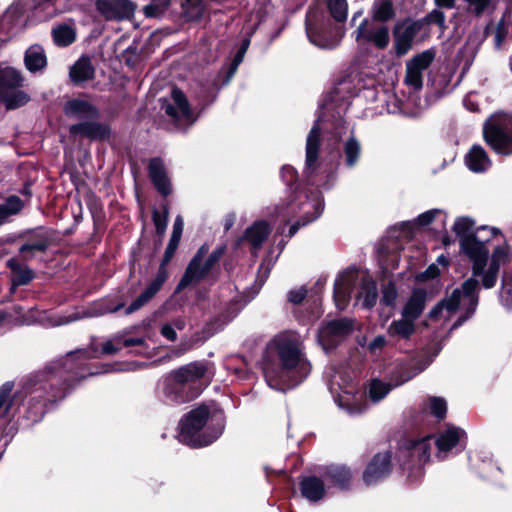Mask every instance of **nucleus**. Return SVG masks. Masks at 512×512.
I'll return each mask as SVG.
<instances>
[{"instance_id": "nucleus-42", "label": "nucleus", "mask_w": 512, "mask_h": 512, "mask_svg": "<svg viewBox=\"0 0 512 512\" xmlns=\"http://www.w3.org/2000/svg\"><path fill=\"white\" fill-rule=\"evenodd\" d=\"M424 410L438 419H443L447 412V402L442 397H429Z\"/></svg>"}, {"instance_id": "nucleus-12", "label": "nucleus", "mask_w": 512, "mask_h": 512, "mask_svg": "<svg viewBox=\"0 0 512 512\" xmlns=\"http://www.w3.org/2000/svg\"><path fill=\"white\" fill-rule=\"evenodd\" d=\"M96 8L106 20L129 19L135 12V5L130 0H98Z\"/></svg>"}, {"instance_id": "nucleus-6", "label": "nucleus", "mask_w": 512, "mask_h": 512, "mask_svg": "<svg viewBox=\"0 0 512 512\" xmlns=\"http://www.w3.org/2000/svg\"><path fill=\"white\" fill-rule=\"evenodd\" d=\"M208 251L209 248L206 245L199 248L179 282L178 290L202 280L221 257L222 251L220 250L214 251L210 255H208Z\"/></svg>"}, {"instance_id": "nucleus-39", "label": "nucleus", "mask_w": 512, "mask_h": 512, "mask_svg": "<svg viewBox=\"0 0 512 512\" xmlns=\"http://www.w3.org/2000/svg\"><path fill=\"white\" fill-rule=\"evenodd\" d=\"M0 100L7 109H16L28 103L30 97L24 91L15 88L0 95Z\"/></svg>"}, {"instance_id": "nucleus-63", "label": "nucleus", "mask_w": 512, "mask_h": 512, "mask_svg": "<svg viewBox=\"0 0 512 512\" xmlns=\"http://www.w3.org/2000/svg\"><path fill=\"white\" fill-rule=\"evenodd\" d=\"M439 274V269L435 264H431L425 272L419 275L420 280H425L429 278H434Z\"/></svg>"}, {"instance_id": "nucleus-13", "label": "nucleus", "mask_w": 512, "mask_h": 512, "mask_svg": "<svg viewBox=\"0 0 512 512\" xmlns=\"http://www.w3.org/2000/svg\"><path fill=\"white\" fill-rule=\"evenodd\" d=\"M312 12H308L306 18V34L309 41L322 49H333L337 47L341 41V35L338 33H331L326 29L317 27L312 23Z\"/></svg>"}, {"instance_id": "nucleus-27", "label": "nucleus", "mask_w": 512, "mask_h": 512, "mask_svg": "<svg viewBox=\"0 0 512 512\" xmlns=\"http://www.w3.org/2000/svg\"><path fill=\"white\" fill-rule=\"evenodd\" d=\"M24 63L27 70L32 73L44 69L47 65V58L44 49L40 45L30 46L25 53Z\"/></svg>"}, {"instance_id": "nucleus-4", "label": "nucleus", "mask_w": 512, "mask_h": 512, "mask_svg": "<svg viewBox=\"0 0 512 512\" xmlns=\"http://www.w3.org/2000/svg\"><path fill=\"white\" fill-rule=\"evenodd\" d=\"M298 202H290L286 207L282 208L280 215L284 220L290 221V218L299 214V219L289 228V236L292 237L299 227L317 219L324 208L323 200L319 193H314L311 198L306 195L298 194Z\"/></svg>"}, {"instance_id": "nucleus-19", "label": "nucleus", "mask_w": 512, "mask_h": 512, "mask_svg": "<svg viewBox=\"0 0 512 512\" xmlns=\"http://www.w3.org/2000/svg\"><path fill=\"white\" fill-rule=\"evenodd\" d=\"M186 388L177 379L171 383V374L167 375L163 382L165 400L169 403H184L196 397L197 392L189 393Z\"/></svg>"}, {"instance_id": "nucleus-8", "label": "nucleus", "mask_w": 512, "mask_h": 512, "mask_svg": "<svg viewBox=\"0 0 512 512\" xmlns=\"http://www.w3.org/2000/svg\"><path fill=\"white\" fill-rule=\"evenodd\" d=\"M374 21L365 18L354 31L355 40L359 44L372 43L378 49H385L390 43L389 29Z\"/></svg>"}, {"instance_id": "nucleus-9", "label": "nucleus", "mask_w": 512, "mask_h": 512, "mask_svg": "<svg viewBox=\"0 0 512 512\" xmlns=\"http://www.w3.org/2000/svg\"><path fill=\"white\" fill-rule=\"evenodd\" d=\"M435 57L432 50H425L406 64L405 84L414 90H420L423 86V72L430 66Z\"/></svg>"}, {"instance_id": "nucleus-53", "label": "nucleus", "mask_w": 512, "mask_h": 512, "mask_svg": "<svg viewBox=\"0 0 512 512\" xmlns=\"http://www.w3.org/2000/svg\"><path fill=\"white\" fill-rule=\"evenodd\" d=\"M249 43H250L249 39H245L244 42L242 43L240 49L236 53V55L233 59L232 65H231V69H230L231 74H234V72L237 70L239 64L243 61V58L248 49Z\"/></svg>"}, {"instance_id": "nucleus-22", "label": "nucleus", "mask_w": 512, "mask_h": 512, "mask_svg": "<svg viewBox=\"0 0 512 512\" xmlns=\"http://www.w3.org/2000/svg\"><path fill=\"white\" fill-rule=\"evenodd\" d=\"M67 116L79 120H95L98 117L97 109L84 100L73 99L68 101L64 107Z\"/></svg>"}, {"instance_id": "nucleus-15", "label": "nucleus", "mask_w": 512, "mask_h": 512, "mask_svg": "<svg viewBox=\"0 0 512 512\" xmlns=\"http://www.w3.org/2000/svg\"><path fill=\"white\" fill-rule=\"evenodd\" d=\"M321 142V129L318 121L311 128L306 139V172L310 175L319 167L318 153Z\"/></svg>"}, {"instance_id": "nucleus-38", "label": "nucleus", "mask_w": 512, "mask_h": 512, "mask_svg": "<svg viewBox=\"0 0 512 512\" xmlns=\"http://www.w3.org/2000/svg\"><path fill=\"white\" fill-rule=\"evenodd\" d=\"M395 15L391 0H375L371 8L372 20L387 22Z\"/></svg>"}, {"instance_id": "nucleus-7", "label": "nucleus", "mask_w": 512, "mask_h": 512, "mask_svg": "<svg viewBox=\"0 0 512 512\" xmlns=\"http://www.w3.org/2000/svg\"><path fill=\"white\" fill-rule=\"evenodd\" d=\"M355 327L352 319H338L326 323L318 332V342L328 352L339 342L350 335Z\"/></svg>"}, {"instance_id": "nucleus-40", "label": "nucleus", "mask_w": 512, "mask_h": 512, "mask_svg": "<svg viewBox=\"0 0 512 512\" xmlns=\"http://www.w3.org/2000/svg\"><path fill=\"white\" fill-rule=\"evenodd\" d=\"M377 300V287L373 281L366 280L363 281L358 301L361 302L362 306L365 308H370L375 305Z\"/></svg>"}, {"instance_id": "nucleus-37", "label": "nucleus", "mask_w": 512, "mask_h": 512, "mask_svg": "<svg viewBox=\"0 0 512 512\" xmlns=\"http://www.w3.org/2000/svg\"><path fill=\"white\" fill-rule=\"evenodd\" d=\"M343 153L345 158V165L348 168H353L358 163L361 156L360 142L354 136H350L344 142Z\"/></svg>"}, {"instance_id": "nucleus-35", "label": "nucleus", "mask_w": 512, "mask_h": 512, "mask_svg": "<svg viewBox=\"0 0 512 512\" xmlns=\"http://www.w3.org/2000/svg\"><path fill=\"white\" fill-rule=\"evenodd\" d=\"M7 266L13 273L14 286L26 285L33 279V272L25 265H22L17 259L7 261Z\"/></svg>"}, {"instance_id": "nucleus-41", "label": "nucleus", "mask_w": 512, "mask_h": 512, "mask_svg": "<svg viewBox=\"0 0 512 512\" xmlns=\"http://www.w3.org/2000/svg\"><path fill=\"white\" fill-rule=\"evenodd\" d=\"M432 438L430 436L416 440L410 449L413 456H417L420 463H425L430 457Z\"/></svg>"}, {"instance_id": "nucleus-2", "label": "nucleus", "mask_w": 512, "mask_h": 512, "mask_svg": "<svg viewBox=\"0 0 512 512\" xmlns=\"http://www.w3.org/2000/svg\"><path fill=\"white\" fill-rule=\"evenodd\" d=\"M311 365L302 351L300 336L294 332L276 335L267 345L263 372L269 387L285 392L300 384Z\"/></svg>"}, {"instance_id": "nucleus-58", "label": "nucleus", "mask_w": 512, "mask_h": 512, "mask_svg": "<svg viewBox=\"0 0 512 512\" xmlns=\"http://www.w3.org/2000/svg\"><path fill=\"white\" fill-rule=\"evenodd\" d=\"M1 207L6 210L7 217H8L9 215L18 212L21 209L22 204H21L20 199L13 197L8 200V202L5 206H1Z\"/></svg>"}, {"instance_id": "nucleus-17", "label": "nucleus", "mask_w": 512, "mask_h": 512, "mask_svg": "<svg viewBox=\"0 0 512 512\" xmlns=\"http://www.w3.org/2000/svg\"><path fill=\"white\" fill-rule=\"evenodd\" d=\"M70 133L80 135L91 140H105L110 136L108 126L94 120H85L70 127Z\"/></svg>"}, {"instance_id": "nucleus-34", "label": "nucleus", "mask_w": 512, "mask_h": 512, "mask_svg": "<svg viewBox=\"0 0 512 512\" xmlns=\"http://www.w3.org/2000/svg\"><path fill=\"white\" fill-rule=\"evenodd\" d=\"M52 36L57 46L66 47L75 41L76 30L72 24L64 23L53 28Z\"/></svg>"}, {"instance_id": "nucleus-30", "label": "nucleus", "mask_w": 512, "mask_h": 512, "mask_svg": "<svg viewBox=\"0 0 512 512\" xmlns=\"http://www.w3.org/2000/svg\"><path fill=\"white\" fill-rule=\"evenodd\" d=\"M301 494L307 500L317 502L325 494L324 484L317 477H306L301 481Z\"/></svg>"}, {"instance_id": "nucleus-26", "label": "nucleus", "mask_w": 512, "mask_h": 512, "mask_svg": "<svg viewBox=\"0 0 512 512\" xmlns=\"http://www.w3.org/2000/svg\"><path fill=\"white\" fill-rule=\"evenodd\" d=\"M465 162L467 167L475 172V173H481L486 171L490 165L491 161L483 149V147L479 145H474L469 152L467 153L465 157Z\"/></svg>"}, {"instance_id": "nucleus-51", "label": "nucleus", "mask_w": 512, "mask_h": 512, "mask_svg": "<svg viewBox=\"0 0 512 512\" xmlns=\"http://www.w3.org/2000/svg\"><path fill=\"white\" fill-rule=\"evenodd\" d=\"M46 249V244L38 242L34 244H25L20 248V252L25 260L32 258L35 251L43 252Z\"/></svg>"}, {"instance_id": "nucleus-14", "label": "nucleus", "mask_w": 512, "mask_h": 512, "mask_svg": "<svg viewBox=\"0 0 512 512\" xmlns=\"http://www.w3.org/2000/svg\"><path fill=\"white\" fill-rule=\"evenodd\" d=\"M391 471V455L388 452L377 454L367 466L363 479L372 485L384 479Z\"/></svg>"}, {"instance_id": "nucleus-3", "label": "nucleus", "mask_w": 512, "mask_h": 512, "mask_svg": "<svg viewBox=\"0 0 512 512\" xmlns=\"http://www.w3.org/2000/svg\"><path fill=\"white\" fill-rule=\"evenodd\" d=\"M224 428L221 414H211L205 406L191 410L179 424L178 439L180 442L194 447H203L214 442L222 434Z\"/></svg>"}, {"instance_id": "nucleus-48", "label": "nucleus", "mask_w": 512, "mask_h": 512, "mask_svg": "<svg viewBox=\"0 0 512 512\" xmlns=\"http://www.w3.org/2000/svg\"><path fill=\"white\" fill-rule=\"evenodd\" d=\"M153 222L158 234L163 235L166 231L168 224V211L165 210L163 213L158 211L153 212Z\"/></svg>"}, {"instance_id": "nucleus-50", "label": "nucleus", "mask_w": 512, "mask_h": 512, "mask_svg": "<svg viewBox=\"0 0 512 512\" xmlns=\"http://www.w3.org/2000/svg\"><path fill=\"white\" fill-rule=\"evenodd\" d=\"M179 242H180V239L170 237V240H169L166 250L164 252L163 260H162L160 266H163L166 268V265L173 258L174 254L178 248Z\"/></svg>"}, {"instance_id": "nucleus-28", "label": "nucleus", "mask_w": 512, "mask_h": 512, "mask_svg": "<svg viewBox=\"0 0 512 512\" xmlns=\"http://www.w3.org/2000/svg\"><path fill=\"white\" fill-rule=\"evenodd\" d=\"M325 479L332 485L344 489L348 487L352 479V473L344 465H331L326 470Z\"/></svg>"}, {"instance_id": "nucleus-20", "label": "nucleus", "mask_w": 512, "mask_h": 512, "mask_svg": "<svg viewBox=\"0 0 512 512\" xmlns=\"http://www.w3.org/2000/svg\"><path fill=\"white\" fill-rule=\"evenodd\" d=\"M465 435L464 430L455 426H449L445 431L440 433L434 442L438 449L437 456L444 457L447 452L461 442Z\"/></svg>"}, {"instance_id": "nucleus-64", "label": "nucleus", "mask_w": 512, "mask_h": 512, "mask_svg": "<svg viewBox=\"0 0 512 512\" xmlns=\"http://www.w3.org/2000/svg\"><path fill=\"white\" fill-rule=\"evenodd\" d=\"M144 344H145V340L143 338H124L122 336L123 347L143 346Z\"/></svg>"}, {"instance_id": "nucleus-54", "label": "nucleus", "mask_w": 512, "mask_h": 512, "mask_svg": "<svg viewBox=\"0 0 512 512\" xmlns=\"http://www.w3.org/2000/svg\"><path fill=\"white\" fill-rule=\"evenodd\" d=\"M12 386L10 384H4L0 389V418L4 417L7 413L8 407L4 408L6 400L11 392Z\"/></svg>"}, {"instance_id": "nucleus-5", "label": "nucleus", "mask_w": 512, "mask_h": 512, "mask_svg": "<svg viewBox=\"0 0 512 512\" xmlns=\"http://www.w3.org/2000/svg\"><path fill=\"white\" fill-rule=\"evenodd\" d=\"M483 134L496 153L512 154V116L501 113L491 116L484 124Z\"/></svg>"}, {"instance_id": "nucleus-43", "label": "nucleus", "mask_w": 512, "mask_h": 512, "mask_svg": "<svg viewBox=\"0 0 512 512\" xmlns=\"http://www.w3.org/2000/svg\"><path fill=\"white\" fill-rule=\"evenodd\" d=\"M392 389V386L388 383L373 379L369 386V397L373 402H379L382 400Z\"/></svg>"}, {"instance_id": "nucleus-23", "label": "nucleus", "mask_w": 512, "mask_h": 512, "mask_svg": "<svg viewBox=\"0 0 512 512\" xmlns=\"http://www.w3.org/2000/svg\"><path fill=\"white\" fill-rule=\"evenodd\" d=\"M149 176L161 194L168 195L171 192L170 181L160 159L154 158L150 161Z\"/></svg>"}, {"instance_id": "nucleus-60", "label": "nucleus", "mask_w": 512, "mask_h": 512, "mask_svg": "<svg viewBox=\"0 0 512 512\" xmlns=\"http://www.w3.org/2000/svg\"><path fill=\"white\" fill-rule=\"evenodd\" d=\"M183 228H184L183 218H182V216L178 215L175 218V221H174V224H173V229H172L171 237L177 238V239L181 240Z\"/></svg>"}, {"instance_id": "nucleus-1", "label": "nucleus", "mask_w": 512, "mask_h": 512, "mask_svg": "<svg viewBox=\"0 0 512 512\" xmlns=\"http://www.w3.org/2000/svg\"><path fill=\"white\" fill-rule=\"evenodd\" d=\"M453 230L460 240L461 251L472 262L473 276L463 282L461 287L455 288L450 295L439 302L430 312L429 319L446 322L456 313L459 318L452 325V329L462 325L475 312L478 305V281L480 277L484 288L495 286L501 266L509 260L508 249L498 246L489 258V249L486 246L488 239H481L478 234L486 227L474 230V221L468 217L456 219Z\"/></svg>"}, {"instance_id": "nucleus-33", "label": "nucleus", "mask_w": 512, "mask_h": 512, "mask_svg": "<svg viewBox=\"0 0 512 512\" xmlns=\"http://www.w3.org/2000/svg\"><path fill=\"white\" fill-rule=\"evenodd\" d=\"M269 233V225L264 221H259L254 223L250 228L247 229L245 236L249 243L253 246V248L258 249L266 240Z\"/></svg>"}, {"instance_id": "nucleus-18", "label": "nucleus", "mask_w": 512, "mask_h": 512, "mask_svg": "<svg viewBox=\"0 0 512 512\" xmlns=\"http://www.w3.org/2000/svg\"><path fill=\"white\" fill-rule=\"evenodd\" d=\"M166 279L167 269L163 266H160L155 279L150 283L145 291L142 292L141 295L128 306L125 313L131 314L144 306L160 290Z\"/></svg>"}, {"instance_id": "nucleus-31", "label": "nucleus", "mask_w": 512, "mask_h": 512, "mask_svg": "<svg viewBox=\"0 0 512 512\" xmlns=\"http://www.w3.org/2000/svg\"><path fill=\"white\" fill-rule=\"evenodd\" d=\"M94 76V68L87 57H81L70 69V77L74 83H81Z\"/></svg>"}, {"instance_id": "nucleus-56", "label": "nucleus", "mask_w": 512, "mask_h": 512, "mask_svg": "<svg viewBox=\"0 0 512 512\" xmlns=\"http://www.w3.org/2000/svg\"><path fill=\"white\" fill-rule=\"evenodd\" d=\"M427 20L429 23H435L441 28L445 27V14L439 9L432 10L427 15Z\"/></svg>"}, {"instance_id": "nucleus-52", "label": "nucleus", "mask_w": 512, "mask_h": 512, "mask_svg": "<svg viewBox=\"0 0 512 512\" xmlns=\"http://www.w3.org/2000/svg\"><path fill=\"white\" fill-rule=\"evenodd\" d=\"M397 298V290L392 284L383 287L381 302L387 306L394 305Z\"/></svg>"}, {"instance_id": "nucleus-46", "label": "nucleus", "mask_w": 512, "mask_h": 512, "mask_svg": "<svg viewBox=\"0 0 512 512\" xmlns=\"http://www.w3.org/2000/svg\"><path fill=\"white\" fill-rule=\"evenodd\" d=\"M182 6L186 15L190 18H198L204 11L202 0H186Z\"/></svg>"}, {"instance_id": "nucleus-49", "label": "nucleus", "mask_w": 512, "mask_h": 512, "mask_svg": "<svg viewBox=\"0 0 512 512\" xmlns=\"http://www.w3.org/2000/svg\"><path fill=\"white\" fill-rule=\"evenodd\" d=\"M170 4V0H152V3L145 7L147 16H155L164 11Z\"/></svg>"}, {"instance_id": "nucleus-21", "label": "nucleus", "mask_w": 512, "mask_h": 512, "mask_svg": "<svg viewBox=\"0 0 512 512\" xmlns=\"http://www.w3.org/2000/svg\"><path fill=\"white\" fill-rule=\"evenodd\" d=\"M206 372V366L200 362H192L185 366L180 367L177 370L172 371L171 383H175V380L186 386L204 376Z\"/></svg>"}, {"instance_id": "nucleus-29", "label": "nucleus", "mask_w": 512, "mask_h": 512, "mask_svg": "<svg viewBox=\"0 0 512 512\" xmlns=\"http://www.w3.org/2000/svg\"><path fill=\"white\" fill-rule=\"evenodd\" d=\"M22 83L23 77L19 71L9 66L0 65V95L20 87Z\"/></svg>"}, {"instance_id": "nucleus-59", "label": "nucleus", "mask_w": 512, "mask_h": 512, "mask_svg": "<svg viewBox=\"0 0 512 512\" xmlns=\"http://www.w3.org/2000/svg\"><path fill=\"white\" fill-rule=\"evenodd\" d=\"M283 180L289 185L297 178L296 170L292 166H283L281 170Z\"/></svg>"}, {"instance_id": "nucleus-24", "label": "nucleus", "mask_w": 512, "mask_h": 512, "mask_svg": "<svg viewBox=\"0 0 512 512\" xmlns=\"http://www.w3.org/2000/svg\"><path fill=\"white\" fill-rule=\"evenodd\" d=\"M416 325L415 321L403 317L401 315L400 319L393 320L387 328V333L390 338L395 339L397 341L400 340H409L411 336L415 333Z\"/></svg>"}, {"instance_id": "nucleus-11", "label": "nucleus", "mask_w": 512, "mask_h": 512, "mask_svg": "<svg viewBox=\"0 0 512 512\" xmlns=\"http://www.w3.org/2000/svg\"><path fill=\"white\" fill-rule=\"evenodd\" d=\"M172 103L164 102L162 109L180 125H191L194 122L188 101L183 92L174 88L171 92Z\"/></svg>"}, {"instance_id": "nucleus-36", "label": "nucleus", "mask_w": 512, "mask_h": 512, "mask_svg": "<svg viewBox=\"0 0 512 512\" xmlns=\"http://www.w3.org/2000/svg\"><path fill=\"white\" fill-rule=\"evenodd\" d=\"M468 11L476 17L483 15H492L497 7L499 0H464Z\"/></svg>"}, {"instance_id": "nucleus-47", "label": "nucleus", "mask_w": 512, "mask_h": 512, "mask_svg": "<svg viewBox=\"0 0 512 512\" xmlns=\"http://www.w3.org/2000/svg\"><path fill=\"white\" fill-rule=\"evenodd\" d=\"M122 348V336L116 335L103 344L102 353L106 355H113L119 352Z\"/></svg>"}, {"instance_id": "nucleus-44", "label": "nucleus", "mask_w": 512, "mask_h": 512, "mask_svg": "<svg viewBox=\"0 0 512 512\" xmlns=\"http://www.w3.org/2000/svg\"><path fill=\"white\" fill-rule=\"evenodd\" d=\"M332 17L339 22L345 21L348 13L346 0H326Z\"/></svg>"}, {"instance_id": "nucleus-61", "label": "nucleus", "mask_w": 512, "mask_h": 512, "mask_svg": "<svg viewBox=\"0 0 512 512\" xmlns=\"http://www.w3.org/2000/svg\"><path fill=\"white\" fill-rule=\"evenodd\" d=\"M305 295L306 290L304 288H298L289 292L288 299L291 303L298 304L305 298Z\"/></svg>"}, {"instance_id": "nucleus-25", "label": "nucleus", "mask_w": 512, "mask_h": 512, "mask_svg": "<svg viewBox=\"0 0 512 512\" xmlns=\"http://www.w3.org/2000/svg\"><path fill=\"white\" fill-rule=\"evenodd\" d=\"M426 304V292L421 289L413 291L410 298L404 305L401 315L416 322L421 316Z\"/></svg>"}, {"instance_id": "nucleus-62", "label": "nucleus", "mask_w": 512, "mask_h": 512, "mask_svg": "<svg viewBox=\"0 0 512 512\" xmlns=\"http://www.w3.org/2000/svg\"><path fill=\"white\" fill-rule=\"evenodd\" d=\"M161 334L169 341H175L177 333L172 324H164L161 328Z\"/></svg>"}, {"instance_id": "nucleus-16", "label": "nucleus", "mask_w": 512, "mask_h": 512, "mask_svg": "<svg viewBox=\"0 0 512 512\" xmlns=\"http://www.w3.org/2000/svg\"><path fill=\"white\" fill-rule=\"evenodd\" d=\"M356 275L353 272H344L340 274L334 285V301L339 310H344L351 297Z\"/></svg>"}, {"instance_id": "nucleus-45", "label": "nucleus", "mask_w": 512, "mask_h": 512, "mask_svg": "<svg viewBox=\"0 0 512 512\" xmlns=\"http://www.w3.org/2000/svg\"><path fill=\"white\" fill-rule=\"evenodd\" d=\"M500 301L505 308L512 309V274L503 276Z\"/></svg>"}, {"instance_id": "nucleus-10", "label": "nucleus", "mask_w": 512, "mask_h": 512, "mask_svg": "<svg viewBox=\"0 0 512 512\" xmlns=\"http://www.w3.org/2000/svg\"><path fill=\"white\" fill-rule=\"evenodd\" d=\"M422 25L418 21L404 20L394 28V46L398 56H403L411 49L414 38L421 30Z\"/></svg>"}, {"instance_id": "nucleus-57", "label": "nucleus", "mask_w": 512, "mask_h": 512, "mask_svg": "<svg viewBox=\"0 0 512 512\" xmlns=\"http://www.w3.org/2000/svg\"><path fill=\"white\" fill-rule=\"evenodd\" d=\"M387 340L384 336L380 335L375 337L368 346V349L372 353H377L381 351L386 346Z\"/></svg>"}, {"instance_id": "nucleus-32", "label": "nucleus", "mask_w": 512, "mask_h": 512, "mask_svg": "<svg viewBox=\"0 0 512 512\" xmlns=\"http://www.w3.org/2000/svg\"><path fill=\"white\" fill-rule=\"evenodd\" d=\"M360 400L361 395L352 394L351 391L348 390H344L336 398L338 406L345 409L350 415L359 414L365 409V406L360 403Z\"/></svg>"}, {"instance_id": "nucleus-55", "label": "nucleus", "mask_w": 512, "mask_h": 512, "mask_svg": "<svg viewBox=\"0 0 512 512\" xmlns=\"http://www.w3.org/2000/svg\"><path fill=\"white\" fill-rule=\"evenodd\" d=\"M440 213V210L433 209L420 214L416 219V224L419 226H425L430 224L435 216Z\"/></svg>"}]
</instances>
